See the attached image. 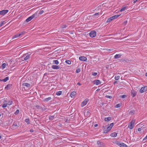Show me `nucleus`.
I'll use <instances>...</instances> for the list:
<instances>
[{
	"label": "nucleus",
	"mask_w": 147,
	"mask_h": 147,
	"mask_svg": "<svg viewBox=\"0 0 147 147\" xmlns=\"http://www.w3.org/2000/svg\"><path fill=\"white\" fill-rule=\"evenodd\" d=\"M121 15H116L113 16L114 19H116L120 16Z\"/></svg>",
	"instance_id": "e433bc0d"
},
{
	"label": "nucleus",
	"mask_w": 147,
	"mask_h": 147,
	"mask_svg": "<svg viewBox=\"0 0 147 147\" xmlns=\"http://www.w3.org/2000/svg\"><path fill=\"white\" fill-rule=\"evenodd\" d=\"M51 67L53 69H58L60 68V67L55 65H53L51 66Z\"/></svg>",
	"instance_id": "f8f14e48"
},
{
	"label": "nucleus",
	"mask_w": 147,
	"mask_h": 147,
	"mask_svg": "<svg viewBox=\"0 0 147 147\" xmlns=\"http://www.w3.org/2000/svg\"><path fill=\"white\" fill-rule=\"evenodd\" d=\"M88 100H85L82 103V106H84L88 102Z\"/></svg>",
	"instance_id": "f3484780"
},
{
	"label": "nucleus",
	"mask_w": 147,
	"mask_h": 147,
	"mask_svg": "<svg viewBox=\"0 0 147 147\" xmlns=\"http://www.w3.org/2000/svg\"><path fill=\"white\" fill-rule=\"evenodd\" d=\"M38 11H36L34 14H33L32 16L28 17L26 20V21L27 22H29L33 18L35 17L36 18L38 16V15H37Z\"/></svg>",
	"instance_id": "f257e3e1"
},
{
	"label": "nucleus",
	"mask_w": 147,
	"mask_h": 147,
	"mask_svg": "<svg viewBox=\"0 0 147 147\" xmlns=\"http://www.w3.org/2000/svg\"><path fill=\"white\" fill-rule=\"evenodd\" d=\"M134 127V125H133L132 124H129L128 125V127L130 129H132Z\"/></svg>",
	"instance_id": "bb28decb"
},
{
	"label": "nucleus",
	"mask_w": 147,
	"mask_h": 147,
	"mask_svg": "<svg viewBox=\"0 0 147 147\" xmlns=\"http://www.w3.org/2000/svg\"><path fill=\"white\" fill-rule=\"evenodd\" d=\"M79 59L80 60L83 61H85L87 60V58L84 56L80 57L79 58Z\"/></svg>",
	"instance_id": "9d476101"
},
{
	"label": "nucleus",
	"mask_w": 147,
	"mask_h": 147,
	"mask_svg": "<svg viewBox=\"0 0 147 147\" xmlns=\"http://www.w3.org/2000/svg\"><path fill=\"white\" fill-rule=\"evenodd\" d=\"M121 104H118L115 105V107L117 108H119L121 107Z\"/></svg>",
	"instance_id": "4c0bfd02"
},
{
	"label": "nucleus",
	"mask_w": 147,
	"mask_h": 147,
	"mask_svg": "<svg viewBox=\"0 0 147 147\" xmlns=\"http://www.w3.org/2000/svg\"><path fill=\"white\" fill-rule=\"evenodd\" d=\"M77 85H81L82 84H80V83L79 82V83H77Z\"/></svg>",
	"instance_id": "e2e57ef3"
},
{
	"label": "nucleus",
	"mask_w": 147,
	"mask_h": 147,
	"mask_svg": "<svg viewBox=\"0 0 147 147\" xmlns=\"http://www.w3.org/2000/svg\"><path fill=\"white\" fill-rule=\"evenodd\" d=\"M135 112V110H131L130 111L129 114L131 115H134Z\"/></svg>",
	"instance_id": "2f4dec72"
},
{
	"label": "nucleus",
	"mask_w": 147,
	"mask_h": 147,
	"mask_svg": "<svg viewBox=\"0 0 147 147\" xmlns=\"http://www.w3.org/2000/svg\"><path fill=\"white\" fill-rule=\"evenodd\" d=\"M89 35L92 38L96 36V32L94 30L92 31L89 33Z\"/></svg>",
	"instance_id": "20e7f679"
},
{
	"label": "nucleus",
	"mask_w": 147,
	"mask_h": 147,
	"mask_svg": "<svg viewBox=\"0 0 147 147\" xmlns=\"http://www.w3.org/2000/svg\"><path fill=\"white\" fill-rule=\"evenodd\" d=\"M127 37H124V39H125V40H127L126 38H127Z\"/></svg>",
	"instance_id": "69168bd1"
},
{
	"label": "nucleus",
	"mask_w": 147,
	"mask_h": 147,
	"mask_svg": "<svg viewBox=\"0 0 147 147\" xmlns=\"http://www.w3.org/2000/svg\"><path fill=\"white\" fill-rule=\"evenodd\" d=\"M43 8L39 12V13L38 12V13H37V15H38V16H39V15L42 14L44 13V10H43Z\"/></svg>",
	"instance_id": "b1692460"
},
{
	"label": "nucleus",
	"mask_w": 147,
	"mask_h": 147,
	"mask_svg": "<svg viewBox=\"0 0 147 147\" xmlns=\"http://www.w3.org/2000/svg\"><path fill=\"white\" fill-rule=\"evenodd\" d=\"M121 55L119 54H116L114 56V58L115 59H117L121 57Z\"/></svg>",
	"instance_id": "a211bd4d"
},
{
	"label": "nucleus",
	"mask_w": 147,
	"mask_h": 147,
	"mask_svg": "<svg viewBox=\"0 0 147 147\" xmlns=\"http://www.w3.org/2000/svg\"><path fill=\"white\" fill-rule=\"evenodd\" d=\"M30 55L31 53L30 54V53H28L26 54H24L23 55V57H24V60L25 61H26L28 59L30 58Z\"/></svg>",
	"instance_id": "7ed1b4c3"
},
{
	"label": "nucleus",
	"mask_w": 147,
	"mask_h": 147,
	"mask_svg": "<svg viewBox=\"0 0 147 147\" xmlns=\"http://www.w3.org/2000/svg\"><path fill=\"white\" fill-rule=\"evenodd\" d=\"M66 26L65 25H63V26L62 27V28H65L66 27Z\"/></svg>",
	"instance_id": "bf43d9fd"
},
{
	"label": "nucleus",
	"mask_w": 147,
	"mask_h": 147,
	"mask_svg": "<svg viewBox=\"0 0 147 147\" xmlns=\"http://www.w3.org/2000/svg\"><path fill=\"white\" fill-rule=\"evenodd\" d=\"M25 121L28 124H29L30 123V119L29 118L26 119L25 120Z\"/></svg>",
	"instance_id": "cd10ccee"
},
{
	"label": "nucleus",
	"mask_w": 147,
	"mask_h": 147,
	"mask_svg": "<svg viewBox=\"0 0 147 147\" xmlns=\"http://www.w3.org/2000/svg\"><path fill=\"white\" fill-rule=\"evenodd\" d=\"M135 122V120L134 119H133L131 122L129 123V124H132L133 125H134V123Z\"/></svg>",
	"instance_id": "f704fd0d"
},
{
	"label": "nucleus",
	"mask_w": 147,
	"mask_h": 147,
	"mask_svg": "<svg viewBox=\"0 0 147 147\" xmlns=\"http://www.w3.org/2000/svg\"><path fill=\"white\" fill-rule=\"evenodd\" d=\"M80 71V69L79 68H77L76 71V73H78Z\"/></svg>",
	"instance_id": "ea45409f"
},
{
	"label": "nucleus",
	"mask_w": 147,
	"mask_h": 147,
	"mask_svg": "<svg viewBox=\"0 0 147 147\" xmlns=\"http://www.w3.org/2000/svg\"><path fill=\"white\" fill-rule=\"evenodd\" d=\"M145 76H147V72L145 74Z\"/></svg>",
	"instance_id": "774afa93"
},
{
	"label": "nucleus",
	"mask_w": 147,
	"mask_h": 147,
	"mask_svg": "<svg viewBox=\"0 0 147 147\" xmlns=\"http://www.w3.org/2000/svg\"><path fill=\"white\" fill-rule=\"evenodd\" d=\"M127 96L125 95H122L120 96V97L123 98H124L126 97Z\"/></svg>",
	"instance_id": "c9c22d12"
},
{
	"label": "nucleus",
	"mask_w": 147,
	"mask_h": 147,
	"mask_svg": "<svg viewBox=\"0 0 147 147\" xmlns=\"http://www.w3.org/2000/svg\"><path fill=\"white\" fill-rule=\"evenodd\" d=\"M41 109H42V110L43 111H45V110L46 109H47V108L46 107L44 106L43 108L42 107V108Z\"/></svg>",
	"instance_id": "8fccbe9b"
},
{
	"label": "nucleus",
	"mask_w": 147,
	"mask_h": 147,
	"mask_svg": "<svg viewBox=\"0 0 147 147\" xmlns=\"http://www.w3.org/2000/svg\"><path fill=\"white\" fill-rule=\"evenodd\" d=\"M76 94V93L75 92L73 91L71 93L70 96L71 98H74Z\"/></svg>",
	"instance_id": "dca6fc26"
},
{
	"label": "nucleus",
	"mask_w": 147,
	"mask_h": 147,
	"mask_svg": "<svg viewBox=\"0 0 147 147\" xmlns=\"http://www.w3.org/2000/svg\"><path fill=\"white\" fill-rule=\"evenodd\" d=\"M97 74V73L96 72H92V75L93 76H96Z\"/></svg>",
	"instance_id": "49530a36"
},
{
	"label": "nucleus",
	"mask_w": 147,
	"mask_h": 147,
	"mask_svg": "<svg viewBox=\"0 0 147 147\" xmlns=\"http://www.w3.org/2000/svg\"><path fill=\"white\" fill-rule=\"evenodd\" d=\"M127 23V20L125 21L123 23V24L124 25H125Z\"/></svg>",
	"instance_id": "603ef678"
},
{
	"label": "nucleus",
	"mask_w": 147,
	"mask_h": 147,
	"mask_svg": "<svg viewBox=\"0 0 147 147\" xmlns=\"http://www.w3.org/2000/svg\"><path fill=\"white\" fill-rule=\"evenodd\" d=\"M97 143L99 147H104L105 146L104 143L102 142L98 141Z\"/></svg>",
	"instance_id": "6e6552de"
},
{
	"label": "nucleus",
	"mask_w": 147,
	"mask_h": 147,
	"mask_svg": "<svg viewBox=\"0 0 147 147\" xmlns=\"http://www.w3.org/2000/svg\"><path fill=\"white\" fill-rule=\"evenodd\" d=\"M21 36V34H20L19 33H18L16 35H15L13 36L12 38H16L18 37Z\"/></svg>",
	"instance_id": "4be33fe9"
},
{
	"label": "nucleus",
	"mask_w": 147,
	"mask_h": 147,
	"mask_svg": "<svg viewBox=\"0 0 147 147\" xmlns=\"http://www.w3.org/2000/svg\"><path fill=\"white\" fill-rule=\"evenodd\" d=\"M127 37H124V39H125V40H127L126 38H127Z\"/></svg>",
	"instance_id": "0e129e2a"
},
{
	"label": "nucleus",
	"mask_w": 147,
	"mask_h": 147,
	"mask_svg": "<svg viewBox=\"0 0 147 147\" xmlns=\"http://www.w3.org/2000/svg\"><path fill=\"white\" fill-rule=\"evenodd\" d=\"M26 33V32L24 31H22V32H21L20 33V34H21V35L22 34H25Z\"/></svg>",
	"instance_id": "3c124183"
},
{
	"label": "nucleus",
	"mask_w": 147,
	"mask_h": 147,
	"mask_svg": "<svg viewBox=\"0 0 147 147\" xmlns=\"http://www.w3.org/2000/svg\"><path fill=\"white\" fill-rule=\"evenodd\" d=\"M111 21H112V20H111V19H110V18H108V20L106 22L107 23L109 22H111Z\"/></svg>",
	"instance_id": "09e8293b"
},
{
	"label": "nucleus",
	"mask_w": 147,
	"mask_h": 147,
	"mask_svg": "<svg viewBox=\"0 0 147 147\" xmlns=\"http://www.w3.org/2000/svg\"><path fill=\"white\" fill-rule=\"evenodd\" d=\"M62 92L61 91H59L57 92L56 93V94L58 96L62 94Z\"/></svg>",
	"instance_id": "c85d7f7f"
},
{
	"label": "nucleus",
	"mask_w": 147,
	"mask_h": 147,
	"mask_svg": "<svg viewBox=\"0 0 147 147\" xmlns=\"http://www.w3.org/2000/svg\"><path fill=\"white\" fill-rule=\"evenodd\" d=\"M117 135V133L116 132H113L111 134L110 136L112 137H116Z\"/></svg>",
	"instance_id": "6ab92c4d"
},
{
	"label": "nucleus",
	"mask_w": 147,
	"mask_h": 147,
	"mask_svg": "<svg viewBox=\"0 0 147 147\" xmlns=\"http://www.w3.org/2000/svg\"><path fill=\"white\" fill-rule=\"evenodd\" d=\"M9 78L8 77H7L5 78L4 79H3V81L4 82H6L9 80Z\"/></svg>",
	"instance_id": "7c9ffc66"
},
{
	"label": "nucleus",
	"mask_w": 147,
	"mask_h": 147,
	"mask_svg": "<svg viewBox=\"0 0 147 147\" xmlns=\"http://www.w3.org/2000/svg\"><path fill=\"white\" fill-rule=\"evenodd\" d=\"M13 126L14 127H17L18 126L17 123L14 122L13 124Z\"/></svg>",
	"instance_id": "37998d69"
},
{
	"label": "nucleus",
	"mask_w": 147,
	"mask_h": 147,
	"mask_svg": "<svg viewBox=\"0 0 147 147\" xmlns=\"http://www.w3.org/2000/svg\"><path fill=\"white\" fill-rule=\"evenodd\" d=\"M22 86H26L27 88H29L30 86V84L27 83H24L22 84Z\"/></svg>",
	"instance_id": "ddd939ff"
},
{
	"label": "nucleus",
	"mask_w": 147,
	"mask_h": 147,
	"mask_svg": "<svg viewBox=\"0 0 147 147\" xmlns=\"http://www.w3.org/2000/svg\"><path fill=\"white\" fill-rule=\"evenodd\" d=\"M110 18V19H111V20H112V21L114 19V17H113V16H112Z\"/></svg>",
	"instance_id": "864d4df0"
},
{
	"label": "nucleus",
	"mask_w": 147,
	"mask_h": 147,
	"mask_svg": "<svg viewBox=\"0 0 147 147\" xmlns=\"http://www.w3.org/2000/svg\"><path fill=\"white\" fill-rule=\"evenodd\" d=\"M111 119V117H105V121H109Z\"/></svg>",
	"instance_id": "412c9836"
},
{
	"label": "nucleus",
	"mask_w": 147,
	"mask_h": 147,
	"mask_svg": "<svg viewBox=\"0 0 147 147\" xmlns=\"http://www.w3.org/2000/svg\"><path fill=\"white\" fill-rule=\"evenodd\" d=\"M12 84H8L5 87V89L7 90H8L11 88L12 87Z\"/></svg>",
	"instance_id": "9b49d317"
},
{
	"label": "nucleus",
	"mask_w": 147,
	"mask_h": 147,
	"mask_svg": "<svg viewBox=\"0 0 147 147\" xmlns=\"http://www.w3.org/2000/svg\"><path fill=\"white\" fill-rule=\"evenodd\" d=\"M6 64L5 63H3L2 64V65L1 66V67H2V69H4L5 67L6 66Z\"/></svg>",
	"instance_id": "72a5a7b5"
},
{
	"label": "nucleus",
	"mask_w": 147,
	"mask_h": 147,
	"mask_svg": "<svg viewBox=\"0 0 147 147\" xmlns=\"http://www.w3.org/2000/svg\"><path fill=\"white\" fill-rule=\"evenodd\" d=\"M5 22V21H3L1 22V24H0V27H1L4 24Z\"/></svg>",
	"instance_id": "de8ad7c7"
},
{
	"label": "nucleus",
	"mask_w": 147,
	"mask_h": 147,
	"mask_svg": "<svg viewBox=\"0 0 147 147\" xmlns=\"http://www.w3.org/2000/svg\"><path fill=\"white\" fill-rule=\"evenodd\" d=\"M7 101L5 100L4 101V104L2 106L3 108H5L7 106Z\"/></svg>",
	"instance_id": "aec40b11"
},
{
	"label": "nucleus",
	"mask_w": 147,
	"mask_h": 147,
	"mask_svg": "<svg viewBox=\"0 0 147 147\" xmlns=\"http://www.w3.org/2000/svg\"><path fill=\"white\" fill-rule=\"evenodd\" d=\"M30 131L31 132H33L34 131V130H33L32 129L31 130H30Z\"/></svg>",
	"instance_id": "13d9d810"
},
{
	"label": "nucleus",
	"mask_w": 147,
	"mask_h": 147,
	"mask_svg": "<svg viewBox=\"0 0 147 147\" xmlns=\"http://www.w3.org/2000/svg\"><path fill=\"white\" fill-rule=\"evenodd\" d=\"M141 130H142V129L141 128H139L138 129V131H141Z\"/></svg>",
	"instance_id": "6e6d98bb"
},
{
	"label": "nucleus",
	"mask_w": 147,
	"mask_h": 147,
	"mask_svg": "<svg viewBox=\"0 0 147 147\" xmlns=\"http://www.w3.org/2000/svg\"><path fill=\"white\" fill-rule=\"evenodd\" d=\"M137 1H138V0H134V3H136Z\"/></svg>",
	"instance_id": "052dcab7"
},
{
	"label": "nucleus",
	"mask_w": 147,
	"mask_h": 147,
	"mask_svg": "<svg viewBox=\"0 0 147 147\" xmlns=\"http://www.w3.org/2000/svg\"><path fill=\"white\" fill-rule=\"evenodd\" d=\"M94 82H95L94 84H95L96 85H98L99 84H100L101 83L100 81L98 80H95L94 81Z\"/></svg>",
	"instance_id": "2eb2a0df"
},
{
	"label": "nucleus",
	"mask_w": 147,
	"mask_h": 147,
	"mask_svg": "<svg viewBox=\"0 0 147 147\" xmlns=\"http://www.w3.org/2000/svg\"><path fill=\"white\" fill-rule=\"evenodd\" d=\"M127 7L126 6H124L122 7V8L120 9V11L121 12L125 10Z\"/></svg>",
	"instance_id": "a878e982"
},
{
	"label": "nucleus",
	"mask_w": 147,
	"mask_h": 147,
	"mask_svg": "<svg viewBox=\"0 0 147 147\" xmlns=\"http://www.w3.org/2000/svg\"><path fill=\"white\" fill-rule=\"evenodd\" d=\"M36 107L37 109H41L42 108V107H40V106L38 105L36 106Z\"/></svg>",
	"instance_id": "a19ab883"
},
{
	"label": "nucleus",
	"mask_w": 147,
	"mask_h": 147,
	"mask_svg": "<svg viewBox=\"0 0 147 147\" xmlns=\"http://www.w3.org/2000/svg\"><path fill=\"white\" fill-rule=\"evenodd\" d=\"M105 104V103H104V102H102V103L101 104H102V105H104Z\"/></svg>",
	"instance_id": "338daca9"
},
{
	"label": "nucleus",
	"mask_w": 147,
	"mask_h": 147,
	"mask_svg": "<svg viewBox=\"0 0 147 147\" xmlns=\"http://www.w3.org/2000/svg\"><path fill=\"white\" fill-rule=\"evenodd\" d=\"M106 97L108 98H109L110 99L112 98V96H109V95H106Z\"/></svg>",
	"instance_id": "c03bdc74"
},
{
	"label": "nucleus",
	"mask_w": 147,
	"mask_h": 147,
	"mask_svg": "<svg viewBox=\"0 0 147 147\" xmlns=\"http://www.w3.org/2000/svg\"><path fill=\"white\" fill-rule=\"evenodd\" d=\"M120 61L121 62H128L129 61V60L128 59H121L120 60Z\"/></svg>",
	"instance_id": "5701e85b"
},
{
	"label": "nucleus",
	"mask_w": 147,
	"mask_h": 147,
	"mask_svg": "<svg viewBox=\"0 0 147 147\" xmlns=\"http://www.w3.org/2000/svg\"><path fill=\"white\" fill-rule=\"evenodd\" d=\"M147 139V137L146 136L143 139V140H145Z\"/></svg>",
	"instance_id": "4d7b16f0"
},
{
	"label": "nucleus",
	"mask_w": 147,
	"mask_h": 147,
	"mask_svg": "<svg viewBox=\"0 0 147 147\" xmlns=\"http://www.w3.org/2000/svg\"><path fill=\"white\" fill-rule=\"evenodd\" d=\"M98 126V125L97 124H95L94 125V126L95 127H97Z\"/></svg>",
	"instance_id": "680f3d73"
},
{
	"label": "nucleus",
	"mask_w": 147,
	"mask_h": 147,
	"mask_svg": "<svg viewBox=\"0 0 147 147\" xmlns=\"http://www.w3.org/2000/svg\"><path fill=\"white\" fill-rule=\"evenodd\" d=\"M137 92L134 90H133L131 91V95L133 97L135 96L136 95Z\"/></svg>",
	"instance_id": "1a4fd4ad"
},
{
	"label": "nucleus",
	"mask_w": 147,
	"mask_h": 147,
	"mask_svg": "<svg viewBox=\"0 0 147 147\" xmlns=\"http://www.w3.org/2000/svg\"><path fill=\"white\" fill-rule=\"evenodd\" d=\"M9 11L8 10H3L0 11V15H3L7 13Z\"/></svg>",
	"instance_id": "423d86ee"
},
{
	"label": "nucleus",
	"mask_w": 147,
	"mask_h": 147,
	"mask_svg": "<svg viewBox=\"0 0 147 147\" xmlns=\"http://www.w3.org/2000/svg\"><path fill=\"white\" fill-rule=\"evenodd\" d=\"M99 14V13H95L93 15L94 16H96V15H98Z\"/></svg>",
	"instance_id": "5fc2aeb1"
},
{
	"label": "nucleus",
	"mask_w": 147,
	"mask_h": 147,
	"mask_svg": "<svg viewBox=\"0 0 147 147\" xmlns=\"http://www.w3.org/2000/svg\"><path fill=\"white\" fill-rule=\"evenodd\" d=\"M52 99V98L51 97H49L48 98H45L43 100V101L44 102H47L51 100Z\"/></svg>",
	"instance_id": "4468645a"
},
{
	"label": "nucleus",
	"mask_w": 147,
	"mask_h": 147,
	"mask_svg": "<svg viewBox=\"0 0 147 147\" xmlns=\"http://www.w3.org/2000/svg\"><path fill=\"white\" fill-rule=\"evenodd\" d=\"M54 118H55V116L53 115V116L50 115L49 116V119L50 120H52L54 119Z\"/></svg>",
	"instance_id": "c756f323"
},
{
	"label": "nucleus",
	"mask_w": 147,
	"mask_h": 147,
	"mask_svg": "<svg viewBox=\"0 0 147 147\" xmlns=\"http://www.w3.org/2000/svg\"><path fill=\"white\" fill-rule=\"evenodd\" d=\"M147 90V86L142 87L140 90V92L143 93Z\"/></svg>",
	"instance_id": "39448f33"
},
{
	"label": "nucleus",
	"mask_w": 147,
	"mask_h": 147,
	"mask_svg": "<svg viewBox=\"0 0 147 147\" xmlns=\"http://www.w3.org/2000/svg\"><path fill=\"white\" fill-rule=\"evenodd\" d=\"M20 111L18 109H17L16 110L14 114L15 115H17L19 113Z\"/></svg>",
	"instance_id": "58836bf2"
},
{
	"label": "nucleus",
	"mask_w": 147,
	"mask_h": 147,
	"mask_svg": "<svg viewBox=\"0 0 147 147\" xmlns=\"http://www.w3.org/2000/svg\"><path fill=\"white\" fill-rule=\"evenodd\" d=\"M53 63L54 64H55L56 65H58L59 63V62L58 60H54L53 61Z\"/></svg>",
	"instance_id": "393cba45"
},
{
	"label": "nucleus",
	"mask_w": 147,
	"mask_h": 147,
	"mask_svg": "<svg viewBox=\"0 0 147 147\" xmlns=\"http://www.w3.org/2000/svg\"><path fill=\"white\" fill-rule=\"evenodd\" d=\"M65 62L66 63L69 65H70L71 64V61L69 60H67L65 61Z\"/></svg>",
	"instance_id": "473e14b6"
},
{
	"label": "nucleus",
	"mask_w": 147,
	"mask_h": 147,
	"mask_svg": "<svg viewBox=\"0 0 147 147\" xmlns=\"http://www.w3.org/2000/svg\"><path fill=\"white\" fill-rule=\"evenodd\" d=\"M113 123H112L110 124L109 126L108 127H107L106 129L105 128L103 129V133H104L106 134L109 131L112 129L113 127Z\"/></svg>",
	"instance_id": "f03ea898"
},
{
	"label": "nucleus",
	"mask_w": 147,
	"mask_h": 147,
	"mask_svg": "<svg viewBox=\"0 0 147 147\" xmlns=\"http://www.w3.org/2000/svg\"><path fill=\"white\" fill-rule=\"evenodd\" d=\"M7 103H8V104L9 105H11L12 104V101H9Z\"/></svg>",
	"instance_id": "79ce46f5"
},
{
	"label": "nucleus",
	"mask_w": 147,
	"mask_h": 147,
	"mask_svg": "<svg viewBox=\"0 0 147 147\" xmlns=\"http://www.w3.org/2000/svg\"><path fill=\"white\" fill-rule=\"evenodd\" d=\"M119 78V76H115V80H118Z\"/></svg>",
	"instance_id": "a18cd8bd"
},
{
	"label": "nucleus",
	"mask_w": 147,
	"mask_h": 147,
	"mask_svg": "<svg viewBox=\"0 0 147 147\" xmlns=\"http://www.w3.org/2000/svg\"><path fill=\"white\" fill-rule=\"evenodd\" d=\"M117 144L120 147H127V146L124 143H121L119 142H117Z\"/></svg>",
	"instance_id": "0eeeda50"
}]
</instances>
